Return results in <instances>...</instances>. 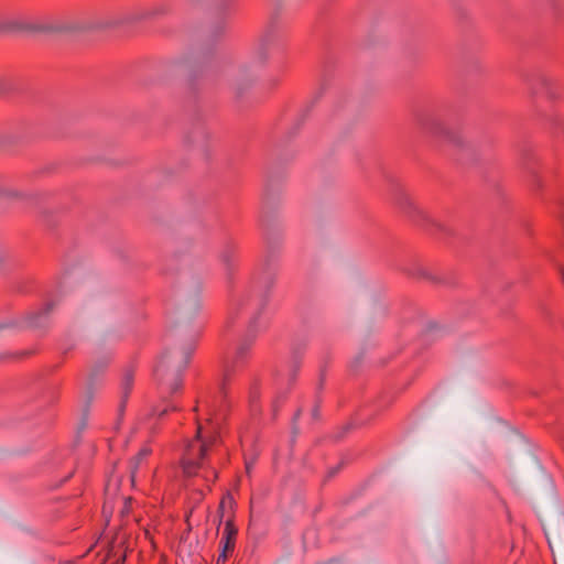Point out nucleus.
<instances>
[{"instance_id":"8","label":"nucleus","mask_w":564,"mask_h":564,"mask_svg":"<svg viewBox=\"0 0 564 564\" xmlns=\"http://www.w3.org/2000/svg\"><path fill=\"white\" fill-rule=\"evenodd\" d=\"M133 382H134V370H133L132 367H128L123 371L122 379H121V384H120V387H121V398H120V403H119V408H118V412H119V416L120 417L124 413L129 395H130V393L132 391V388H133Z\"/></svg>"},{"instance_id":"3","label":"nucleus","mask_w":564,"mask_h":564,"mask_svg":"<svg viewBox=\"0 0 564 564\" xmlns=\"http://www.w3.org/2000/svg\"><path fill=\"white\" fill-rule=\"evenodd\" d=\"M278 40V28L274 20H271L260 37L249 64L238 68L231 80V87L237 98L249 88L258 78V69L267 65L270 47Z\"/></svg>"},{"instance_id":"13","label":"nucleus","mask_w":564,"mask_h":564,"mask_svg":"<svg viewBox=\"0 0 564 564\" xmlns=\"http://www.w3.org/2000/svg\"><path fill=\"white\" fill-rule=\"evenodd\" d=\"M0 197L36 202L39 198V195L37 194H25V193H22V192L15 191V189H11V188H3V189H0Z\"/></svg>"},{"instance_id":"18","label":"nucleus","mask_w":564,"mask_h":564,"mask_svg":"<svg viewBox=\"0 0 564 564\" xmlns=\"http://www.w3.org/2000/svg\"><path fill=\"white\" fill-rule=\"evenodd\" d=\"M13 88L12 82L7 77H0V94L10 91Z\"/></svg>"},{"instance_id":"40","label":"nucleus","mask_w":564,"mask_h":564,"mask_svg":"<svg viewBox=\"0 0 564 564\" xmlns=\"http://www.w3.org/2000/svg\"><path fill=\"white\" fill-rule=\"evenodd\" d=\"M278 83H279V80H274V82H272V86H276V85H278Z\"/></svg>"},{"instance_id":"21","label":"nucleus","mask_w":564,"mask_h":564,"mask_svg":"<svg viewBox=\"0 0 564 564\" xmlns=\"http://www.w3.org/2000/svg\"><path fill=\"white\" fill-rule=\"evenodd\" d=\"M551 124L558 131L564 130V120L560 117L552 118Z\"/></svg>"},{"instance_id":"11","label":"nucleus","mask_w":564,"mask_h":564,"mask_svg":"<svg viewBox=\"0 0 564 564\" xmlns=\"http://www.w3.org/2000/svg\"><path fill=\"white\" fill-rule=\"evenodd\" d=\"M207 445L202 444L199 446L198 459L184 458L182 460L183 471L186 476L191 477L197 474V470L202 467V460L206 456Z\"/></svg>"},{"instance_id":"32","label":"nucleus","mask_w":564,"mask_h":564,"mask_svg":"<svg viewBox=\"0 0 564 564\" xmlns=\"http://www.w3.org/2000/svg\"><path fill=\"white\" fill-rule=\"evenodd\" d=\"M251 467H252L251 463H246V471H247V474H250Z\"/></svg>"},{"instance_id":"6","label":"nucleus","mask_w":564,"mask_h":564,"mask_svg":"<svg viewBox=\"0 0 564 564\" xmlns=\"http://www.w3.org/2000/svg\"><path fill=\"white\" fill-rule=\"evenodd\" d=\"M209 141L210 134L205 122L200 120L193 122L186 135V143L193 148L200 150L205 155L207 154Z\"/></svg>"},{"instance_id":"23","label":"nucleus","mask_w":564,"mask_h":564,"mask_svg":"<svg viewBox=\"0 0 564 564\" xmlns=\"http://www.w3.org/2000/svg\"><path fill=\"white\" fill-rule=\"evenodd\" d=\"M299 369H300V365L299 362H294L293 366H292V370H291V377H290V381L291 382H294L295 379H296V376H297V372H299Z\"/></svg>"},{"instance_id":"26","label":"nucleus","mask_w":564,"mask_h":564,"mask_svg":"<svg viewBox=\"0 0 564 564\" xmlns=\"http://www.w3.org/2000/svg\"><path fill=\"white\" fill-rule=\"evenodd\" d=\"M7 259L8 252L2 247H0V267H2L6 263Z\"/></svg>"},{"instance_id":"35","label":"nucleus","mask_w":564,"mask_h":564,"mask_svg":"<svg viewBox=\"0 0 564 564\" xmlns=\"http://www.w3.org/2000/svg\"><path fill=\"white\" fill-rule=\"evenodd\" d=\"M300 414H301V410L299 409V410L295 412L293 420H297V419L300 417Z\"/></svg>"},{"instance_id":"1","label":"nucleus","mask_w":564,"mask_h":564,"mask_svg":"<svg viewBox=\"0 0 564 564\" xmlns=\"http://www.w3.org/2000/svg\"><path fill=\"white\" fill-rule=\"evenodd\" d=\"M269 302V290L262 292H256L249 295L247 299L238 303V311H249L252 313L250 318L248 330L246 336L238 344L232 358L227 361L224 372V383L221 387V393L225 397V383L229 378L245 368L251 357V348L254 344L258 328L257 321L261 312L265 308Z\"/></svg>"},{"instance_id":"15","label":"nucleus","mask_w":564,"mask_h":564,"mask_svg":"<svg viewBox=\"0 0 564 564\" xmlns=\"http://www.w3.org/2000/svg\"><path fill=\"white\" fill-rule=\"evenodd\" d=\"M183 66L185 67L186 72H187V76H188V84L191 86L194 85V82L196 80L197 76H198V73H202L203 72V67L200 64L194 62V63H191V62H183L182 63Z\"/></svg>"},{"instance_id":"27","label":"nucleus","mask_w":564,"mask_h":564,"mask_svg":"<svg viewBox=\"0 0 564 564\" xmlns=\"http://www.w3.org/2000/svg\"><path fill=\"white\" fill-rule=\"evenodd\" d=\"M224 506H225V501L224 499L220 501L219 503V507H218V510H217V513L219 516V523H221L223 521V518H224Z\"/></svg>"},{"instance_id":"10","label":"nucleus","mask_w":564,"mask_h":564,"mask_svg":"<svg viewBox=\"0 0 564 564\" xmlns=\"http://www.w3.org/2000/svg\"><path fill=\"white\" fill-rule=\"evenodd\" d=\"M238 534V529L235 525L234 519L230 518L225 523V529L223 532V536L220 540L221 550L225 552H234L236 545V538Z\"/></svg>"},{"instance_id":"2","label":"nucleus","mask_w":564,"mask_h":564,"mask_svg":"<svg viewBox=\"0 0 564 564\" xmlns=\"http://www.w3.org/2000/svg\"><path fill=\"white\" fill-rule=\"evenodd\" d=\"M194 344L185 348H173L165 351L154 368V377L162 394H174L182 389L183 372L187 368Z\"/></svg>"},{"instance_id":"25","label":"nucleus","mask_w":564,"mask_h":564,"mask_svg":"<svg viewBox=\"0 0 564 564\" xmlns=\"http://www.w3.org/2000/svg\"><path fill=\"white\" fill-rule=\"evenodd\" d=\"M21 28L22 26L20 24H18V23H9V24L0 26V29H2V30H19Z\"/></svg>"},{"instance_id":"38","label":"nucleus","mask_w":564,"mask_h":564,"mask_svg":"<svg viewBox=\"0 0 564 564\" xmlns=\"http://www.w3.org/2000/svg\"><path fill=\"white\" fill-rule=\"evenodd\" d=\"M109 489H110V484H107V486H106V494H108Z\"/></svg>"},{"instance_id":"29","label":"nucleus","mask_w":564,"mask_h":564,"mask_svg":"<svg viewBox=\"0 0 564 564\" xmlns=\"http://www.w3.org/2000/svg\"><path fill=\"white\" fill-rule=\"evenodd\" d=\"M555 267H556L558 273L561 274V279H562L563 283H564V267L562 264H558V263H555Z\"/></svg>"},{"instance_id":"9","label":"nucleus","mask_w":564,"mask_h":564,"mask_svg":"<svg viewBox=\"0 0 564 564\" xmlns=\"http://www.w3.org/2000/svg\"><path fill=\"white\" fill-rule=\"evenodd\" d=\"M53 307L54 303L48 302L39 311L28 314L25 317V324L32 328L45 327L47 325L48 314L53 310Z\"/></svg>"},{"instance_id":"28","label":"nucleus","mask_w":564,"mask_h":564,"mask_svg":"<svg viewBox=\"0 0 564 564\" xmlns=\"http://www.w3.org/2000/svg\"><path fill=\"white\" fill-rule=\"evenodd\" d=\"M339 468H340L339 466L334 467V468H330V469L328 470V473H327V478H332V477H334V476L337 474V471L339 470Z\"/></svg>"},{"instance_id":"30","label":"nucleus","mask_w":564,"mask_h":564,"mask_svg":"<svg viewBox=\"0 0 564 564\" xmlns=\"http://www.w3.org/2000/svg\"><path fill=\"white\" fill-rule=\"evenodd\" d=\"M324 379H325V373L324 371L321 372V378H319V390L323 388V384H324Z\"/></svg>"},{"instance_id":"37","label":"nucleus","mask_w":564,"mask_h":564,"mask_svg":"<svg viewBox=\"0 0 564 564\" xmlns=\"http://www.w3.org/2000/svg\"><path fill=\"white\" fill-rule=\"evenodd\" d=\"M256 398H257L256 392H252V393H251V402H252V403L256 401Z\"/></svg>"},{"instance_id":"39","label":"nucleus","mask_w":564,"mask_h":564,"mask_svg":"<svg viewBox=\"0 0 564 564\" xmlns=\"http://www.w3.org/2000/svg\"><path fill=\"white\" fill-rule=\"evenodd\" d=\"M102 510H104V512H106V510H107V502L104 503Z\"/></svg>"},{"instance_id":"20","label":"nucleus","mask_w":564,"mask_h":564,"mask_svg":"<svg viewBox=\"0 0 564 564\" xmlns=\"http://www.w3.org/2000/svg\"><path fill=\"white\" fill-rule=\"evenodd\" d=\"M156 14V11L154 10H142L133 18L134 20H144L152 15Z\"/></svg>"},{"instance_id":"22","label":"nucleus","mask_w":564,"mask_h":564,"mask_svg":"<svg viewBox=\"0 0 564 564\" xmlns=\"http://www.w3.org/2000/svg\"><path fill=\"white\" fill-rule=\"evenodd\" d=\"M229 554H231V552H225V550H221L220 554L216 560V564H225Z\"/></svg>"},{"instance_id":"14","label":"nucleus","mask_w":564,"mask_h":564,"mask_svg":"<svg viewBox=\"0 0 564 564\" xmlns=\"http://www.w3.org/2000/svg\"><path fill=\"white\" fill-rule=\"evenodd\" d=\"M108 365H109V359H102V360L97 361L93 366V368L89 372V377H88V389L89 390L93 389V387L95 384V380L97 379L98 376H100L105 372Z\"/></svg>"},{"instance_id":"5","label":"nucleus","mask_w":564,"mask_h":564,"mask_svg":"<svg viewBox=\"0 0 564 564\" xmlns=\"http://www.w3.org/2000/svg\"><path fill=\"white\" fill-rule=\"evenodd\" d=\"M527 85L533 95L544 94L549 99L556 100L561 96L557 79L541 69H533L525 77Z\"/></svg>"},{"instance_id":"24","label":"nucleus","mask_w":564,"mask_h":564,"mask_svg":"<svg viewBox=\"0 0 564 564\" xmlns=\"http://www.w3.org/2000/svg\"><path fill=\"white\" fill-rule=\"evenodd\" d=\"M319 409H321V404H319V401L317 400L313 410H312V416L314 420H318L319 419Z\"/></svg>"},{"instance_id":"12","label":"nucleus","mask_w":564,"mask_h":564,"mask_svg":"<svg viewBox=\"0 0 564 564\" xmlns=\"http://www.w3.org/2000/svg\"><path fill=\"white\" fill-rule=\"evenodd\" d=\"M152 453V449L149 446H143L138 454L132 457L129 462V473H130V480L131 484H134L137 473L142 464L143 460H145L150 454Z\"/></svg>"},{"instance_id":"34","label":"nucleus","mask_w":564,"mask_h":564,"mask_svg":"<svg viewBox=\"0 0 564 564\" xmlns=\"http://www.w3.org/2000/svg\"><path fill=\"white\" fill-rule=\"evenodd\" d=\"M532 158H533V154H531V153L525 154V161H527V163H529V161H530Z\"/></svg>"},{"instance_id":"36","label":"nucleus","mask_w":564,"mask_h":564,"mask_svg":"<svg viewBox=\"0 0 564 564\" xmlns=\"http://www.w3.org/2000/svg\"><path fill=\"white\" fill-rule=\"evenodd\" d=\"M200 433H202V426L198 424V426H197V437H200Z\"/></svg>"},{"instance_id":"4","label":"nucleus","mask_w":564,"mask_h":564,"mask_svg":"<svg viewBox=\"0 0 564 564\" xmlns=\"http://www.w3.org/2000/svg\"><path fill=\"white\" fill-rule=\"evenodd\" d=\"M414 120L416 126L425 133L447 140L454 144L462 143L460 137L449 131L445 124L430 109H416L414 111Z\"/></svg>"},{"instance_id":"31","label":"nucleus","mask_w":564,"mask_h":564,"mask_svg":"<svg viewBox=\"0 0 564 564\" xmlns=\"http://www.w3.org/2000/svg\"><path fill=\"white\" fill-rule=\"evenodd\" d=\"M417 274H419V275H422V276H425V278H427V279H432V276H431V275H427V274L425 273V271H424V270H422V269H420V270H419Z\"/></svg>"},{"instance_id":"33","label":"nucleus","mask_w":564,"mask_h":564,"mask_svg":"<svg viewBox=\"0 0 564 564\" xmlns=\"http://www.w3.org/2000/svg\"><path fill=\"white\" fill-rule=\"evenodd\" d=\"M210 473L213 475V481H215L218 477L217 471L213 469V470H210Z\"/></svg>"},{"instance_id":"16","label":"nucleus","mask_w":564,"mask_h":564,"mask_svg":"<svg viewBox=\"0 0 564 564\" xmlns=\"http://www.w3.org/2000/svg\"><path fill=\"white\" fill-rule=\"evenodd\" d=\"M178 410V406L175 405V404H166L164 406H161V405H155L151 409L150 413H149V417H152V416H158V417H163L165 416L170 411H177Z\"/></svg>"},{"instance_id":"19","label":"nucleus","mask_w":564,"mask_h":564,"mask_svg":"<svg viewBox=\"0 0 564 564\" xmlns=\"http://www.w3.org/2000/svg\"><path fill=\"white\" fill-rule=\"evenodd\" d=\"M200 305L196 299L186 302V311L191 315L199 310Z\"/></svg>"},{"instance_id":"7","label":"nucleus","mask_w":564,"mask_h":564,"mask_svg":"<svg viewBox=\"0 0 564 564\" xmlns=\"http://www.w3.org/2000/svg\"><path fill=\"white\" fill-rule=\"evenodd\" d=\"M398 204L410 216L417 218L420 220L426 221V223H431L432 225L436 226L442 231L447 230L442 224L433 220L426 212H424L423 209L417 207L414 204V202L405 193H401L399 195Z\"/></svg>"},{"instance_id":"17","label":"nucleus","mask_w":564,"mask_h":564,"mask_svg":"<svg viewBox=\"0 0 564 564\" xmlns=\"http://www.w3.org/2000/svg\"><path fill=\"white\" fill-rule=\"evenodd\" d=\"M232 257H234V248L232 247H227L220 254V259L221 261L226 264V267H230L231 264V260H232Z\"/></svg>"}]
</instances>
